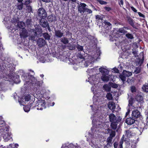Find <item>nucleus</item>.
<instances>
[{"instance_id": "obj_15", "label": "nucleus", "mask_w": 148, "mask_h": 148, "mask_svg": "<svg viewBox=\"0 0 148 148\" xmlns=\"http://www.w3.org/2000/svg\"><path fill=\"white\" fill-rule=\"evenodd\" d=\"M132 129V128H130L125 131V136L127 138H130L135 135V134L133 132V130Z\"/></svg>"}, {"instance_id": "obj_20", "label": "nucleus", "mask_w": 148, "mask_h": 148, "mask_svg": "<svg viewBox=\"0 0 148 148\" xmlns=\"http://www.w3.org/2000/svg\"><path fill=\"white\" fill-rule=\"evenodd\" d=\"M45 40L42 38L38 39L37 41V44L39 47H42L45 44Z\"/></svg>"}, {"instance_id": "obj_32", "label": "nucleus", "mask_w": 148, "mask_h": 148, "mask_svg": "<svg viewBox=\"0 0 148 148\" xmlns=\"http://www.w3.org/2000/svg\"><path fill=\"white\" fill-rule=\"evenodd\" d=\"M25 99L23 97L20 99H18V102L20 105H24V104L26 103V101L25 100Z\"/></svg>"}, {"instance_id": "obj_30", "label": "nucleus", "mask_w": 148, "mask_h": 148, "mask_svg": "<svg viewBox=\"0 0 148 148\" xmlns=\"http://www.w3.org/2000/svg\"><path fill=\"white\" fill-rule=\"evenodd\" d=\"M103 89L107 92H109L111 90L110 87L108 84L104 85L103 86Z\"/></svg>"}, {"instance_id": "obj_54", "label": "nucleus", "mask_w": 148, "mask_h": 148, "mask_svg": "<svg viewBox=\"0 0 148 148\" xmlns=\"http://www.w3.org/2000/svg\"><path fill=\"white\" fill-rule=\"evenodd\" d=\"M112 138L110 137H109L107 139V142H108V143H110L112 140Z\"/></svg>"}, {"instance_id": "obj_9", "label": "nucleus", "mask_w": 148, "mask_h": 148, "mask_svg": "<svg viewBox=\"0 0 148 148\" xmlns=\"http://www.w3.org/2000/svg\"><path fill=\"white\" fill-rule=\"evenodd\" d=\"M50 91L48 90H46L45 88H43L40 91V95H39V97H43L47 100L49 99L50 97L48 96L49 95Z\"/></svg>"}, {"instance_id": "obj_12", "label": "nucleus", "mask_w": 148, "mask_h": 148, "mask_svg": "<svg viewBox=\"0 0 148 148\" xmlns=\"http://www.w3.org/2000/svg\"><path fill=\"white\" fill-rule=\"evenodd\" d=\"M109 120L110 122H112L118 121H121L122 118L120 117H116L115 115L113 114H111L109 115Z\"/></svg>"}, {"instance_id": "obj_8", "label": "nucleus", "mask_w": 148, "mask_h": 148, "mask_svg": "<svg viewBox=\"0 0 148 148\" xmlns=\"http://www.w3.org/2000/svg\"><path fill=\"white\" fill-rule=\"evenodd\" d=\"M132 75V73L131 72L126 71H124L122 74L120 75L119 77L124 83V82L126 81V77L130 76Z\"/></svg>"}, {"instance_id": "obj_57", "label": "nucleus", "mask_w": 148, "mask_h": 148, "mask_svg": "<svg viewBox=\"0 0 148 148\" xmlns=\"http://www.w3.org/2000/svg\"><path fill=\"white\" fill-rule=\"evenodd\" d=\"M104 9L105 10L108 11H109L111 10V8L109 7H105Z\"/></svg>"}, {"instance_id": "obj_36", "label": "nucleus", "mask_w": 148, "mask_h": 148, "mask_svg": "<svg viewBox=\"0 0 148 148\" xmlns=\"http://www.w3.org/2000/svg\"><path fill=\"white\" fill-rule=\"evenodd\" d=\"M106 97L107 99L109 100H111L112 99V95L110 93L107 94L106 95Z\"/></svg>"}, {"instance_id": "obj_1", "label": "nucleus", "mask_w": 148, "mask_h": 148, "mask_svg": "<svg viewBox=\"0 0 148 148\" xmlns=\"http://www.w3.org/2000/svg\"><path fill=\"white\" fill-rule=\"evenodd\" d=\"M93 116H91V118L92 119V124L93 125V127H96V129H93L92 128L91 129L92 134H91L90 132H89L88 134L89 136L91 138V142L89 143V145L93 148H101V146L98 143H97L96 141L97 140V138H95L94 136H96L95 134L97 133V131H99V129H98L99 128H101L103 126V123L101 122H99L98 119L96 120L95 119L96 118V116H94V118H93Z\"/></svg>"}, {"instance_id": "obj_11", "label": "nucleus", "mask_w": 148, "mask_h": 148, "mask_svg": "<svg viewBox=\"0 0 148 148\" xmlns=\"http://www.w3.org/2000/svg\"><path fill=\"white\" fill-rule=\"evenodd\" d=\"M38 16L41 18L45 19L47 17V13L42 8H40L38 10Z\"/></svg>"}, {"instance_id": "obj_34", "label": "nucleus", "mask_w": 148, "mask_h": 148, "mask_svg": "<svg viewBox=\"0 0 148 148\" xmlns=\"http://www.w3.org/2000/svg\"><path fill=\"white\" fill-rule=\"evenodd\" d=\"M43 36L46 40H49L50 38V36L48 33H43Z\"/></svg>"}, {"instance_id": "obj_53", "label": "nucleus", "mask_w": 148, "mask_h": 148, "mask_svg": "<svg viewBox=\"0 0 148 148\" xmlns=\"http://www.w3.org/2000/svg\"><path fill=\"white\" fill-rule=\"evenodd\" d=\"M85 11L86 12L89 14H91L92 12V11L91 10L87 8H86Z\"/></svg>"}, {"instance_id": "obj_31", "label": "nucleus", "mask_w": 148, "mask_h": 148, "mask_svg": "<svg viewBox=\"0 0 148 148\" xmlns=\"http://www.w3.org/2000/svg\"><path fill=\"white\" fill-rule=\"evenodd\" d=\"M145 124L143 122H141L139 123L138 125V127L141 130H142L145 129Z\"/></svg>"}, {"instance_id": "obj_56", "label": "nucleus", "mask_w": 148, "mask_h": 148, "mask_svg": "<svg viewBox=\"0 0 148 148\" xmlns=\"http://www.w3.org/2000/svg\"><path fill=\"white\" fill-rule=\"evenodd\" d=\"M40 61L42 63H44L45 62L46 60L44 58L41 57L40 58Z\"/></svg>"}, {"instance_id": "obj_41", "label": "nucleus", "mask_w": 148, "mask_h": 148, "mask_svg": "<svg viewBox=\"0 0 148 148\" xmlns=\"http://www.w3.org/2000/svg\"><path fill=\"white\" fill-rule=\"evenodd\" d=\"M23 109L25 112H28L29 111L30 108L28 106H25L24 107Z\"/></svg>"}, {"instance_id": "obj_37", "label": "nucleus", "mask_w": 148, "mask_h": 148, "mask_svg": "<svg viewBox=\"0 0 148 148\" xmlns=\"http://www.w3.org/2000/svg\"><path fill=\"white\" fill-rule=\"evenodd\" d=\"M118 32L124 34L127 32V31H125L123 28H120L118 31Z\"/></svg>"}, {"instance_id": "obj_23", "label": "nucleus", "mask_w": 148, "mask_h": 148, "mask_svg": "<svg viewBox=\"0 0 148 148\" xmlns=\"http://www.w3.org/2000/svg\"><path fill=\"white\" fill-rule=\"evenodd\" d=\"M103 66L101 67L99 69V71L102 74H106L108 75L109 73V71L105 68L103 67Z\"/></svg>"}, {"instance_id": "obj_49", "label": "nucleus", "mask_w": 148, "mask_h": 148, "mask_svg": "<svg viewBox=\"0 0 148 148\" xmlns=\"http://www.w3.org/2000/svg\"><path fill=\"white\" fill-rule=\"evenodd\" d=\"M23 4H21L20 5H18L17 6V9H18L19 10H21L23 8Z\"/></svg>"}, {"instance_id": "obj_13", "label": "nucleus", "mask_w": 148, "mask_h": 148, "mask_svg": "<svg viewBox=\"0 0 148 148\" xmlns=\"http://www.w3.org/2000/svg\"><path fill=\"white\" fill-rule=\"evenodd\" d=\"M86 5L84 3H81L78 6V10L80 13H83L85 12Z\"/></svg>"}, {"instance_id": "obj_28", "label": "nucleus", "mask_w": 148, "mask_h": 148, "mask_svg": "<svg viewBox=\"0 0 148 148\" xmlns=\"http://www.w3.org/2000/svg\"><path fill=\"white\" fill-rule=\"evenodd\" d=\"M108 131L110 133V136L113 138L115 136L116 134V132L115 131L112 130V129H108Z\"/></svg>"}, {"instance_id": "obj_47", "label": "nucleus", "mask_w": 148, "mask_h": 148, "mask_svg": "<svg viewBox=\"0 0 148 148\" xmlns=\"http://www.w3.org/2000/svg\"><path fill=\"white\" fill-rule=\"evenodd\" d=\"M131 90L132 92H135L136 91V88L134 86H132L131 87Z\"/></svg>"}, {"instance_id": "obj_38", "label": "nucleus", "mask_w": 148, "mask_h": 148, "mask_svg": "<svg viewBox=\"0 0 148 148\" xmlns=\"http://www.w3.org/2000/svg\"><path fill=\"white\" fill-rule=\"evenodd\" d=\"M61 41L64 44H66L68 43V40L66 38H62Z\"/></svg>"}, {"instance_id": "obj_27", "label": "nucleus", "mask_w": 148, "mask_h": 148, "mask_svg": "<svg viewBox=\"0 0 148 148\" xmlns=\"http://www.w3.org/2000/svg\"><path fill=\"white\" fill-rule=\"evenodd\" d=\"M17 26L19 28L22 29H24L25 23L22 21L18 22Z\"/></svg>"}, {"instance_id": "obj_60", "label": "nucleus", "mask_w": 148, "mask_h": 148, "mask_svg": "<svg viewBox=\"0 0 148 148\" xmlns=\"http://www.w3.org/2000/svg\"><path fill=\"white\" fill-rule=\"evenodd\" d=\"M114 148H117L118 146V143L116 142H115L114 143Z\"/></svg>"}, {"instance_id": "obj_44", "label": "nucleus", "mask_w": 148, "mask_h": 148, "mask_svg": "<svg viewBox=\"0 0 148 148\" xmlns=\"http://www.w3.org/2000/svg\"><path fill=\"white\" fill-rule=\"evenodd\" d=\"M30 98L31 96L29 95H27L25 96L24 97V98L25 99V101H26V102L29 101V100L30 99Z\"/></svg>"}, {"instance_id": "obj_14", "label": "nucleus", "mask_w": 148, "mask_h": 148, "mask_svg": "<svg viewBox=\"0 0 148 148\" xmlns=\"http://www.w3.org/2000/svg\"><path fill=\"white\" fill-rule=\"evenodd\" d=\"M132 118L134 119L140 118L141 117L140 112L137 110H134L132 111Z\"/></svg>"}, {"instance_id": "obj_63", "label": "nucleus", "mask_w": 148, "mask_h": 148, "mask_svg": "<svg viewBox=\"0 0 148 148\" xmlns=\"http://www.w3.org/2000/svg\"><path fill=\"white\" fill-rule=\"evenodd\" d=\"M124 138H125V135H123L122 136L120 142H122H122H123V141H124Z\"/></svg>"}, {"instance_id": "obj_55", "label": "nucleus", "mask_w": 148, "mask_h": 148, "mask_svg": "<svg viewBox=\"0 0 148 148\" xmlns=\"http://www.w3.org/2000/svg\"><path fill=\"white\" fill-rule=\"evenodd\" d=\"M123 144V143L122 142H120L119 144V148H123L122 145Z\"/></svg>"}, {"instance_id": "obj_52", "label": "nucleus", "mask_w": 148, "mask_h": 148, "mask_svg": "<svg viewBox=\"0 0 148 148\" xmlns=\"http://www.w3.org/2000/svg\"><path fill=\"white\" fill-rule=\"evenodd\" d=\"M36 32H38L39 33H42V29L40 27H38L37 28H36Z\"/></svg>"}, {"instance_id": "obj_17", "label": "nucleus", "mask_w": 148, "mask_h": 148, "mask_svg": "<svg viewBox=\"0 0 148 148\" xmlns=\"http://www.w3.org/2000/svg\"><path fill=\"white\" fill-rule=\"evenodd\" d=\"M135 99L137 102L140 104L141 105L144 103V100L143 97L140 94H138L135 97Z\"/></svg>"}, {"instance_id": "obj_2", "label": "nucleus", "mask_w": 148, "mask_h": 148, "mask_svg": "<svg viewBox=\"0 0 148 148\" xmlns=\"http://www.w3.org/2000/svg\"><path fill=\"white\" fill-rule=\"evenodd\" d=\"M84 53V51H82V53L81 52L79 53L77 55V59L73 60L71 59H69L67 57L64 60L65 61H69L71 63L74 65L75 64H77L79 63L82 62V63H84L85 67H87L90 65H91L92 62L94 61V59L90 56H88L87 58H86V56L85 58L84 57L83 53Z\"/></svg>"}, {"instance_id": "obj_35", "label": "nucleus", "mask_w": 148, "mask_h": 148, "mask_svg": "<svg viewBox=\"0 0 148 148\" xmlns=\"http://www.w3.org/2000/svg\"><path fill=\"white\" fill-rule=\"evenodd\" d=\"M142 89L143 91L146 92H148V85H145L143 86L142 88Z\"/></svg>"}, {"instance_id": "obj_45", "label": "nucleus", "mask_w": 148, "mask_h": 148, "mask_svg": "<svg viewBox=\"0 0 148 148\" xmlns=\"http://www.w3.org/2000/svg\"><path fill=\"white\" fill-rule=\"evenodd\" d=\"M98 2L101 5H106L107 3L106 2L101 0H98Z\"/></svg>"}, {"instance_id": "obj_40", "label": "nucleus", "mask_w": 148, "mask_h": 148, "mask_svg": "<svg viewBox=\"0 0 148 148\" xmlns=\"http://www.w3.org/2000/svg\"><path fill=\"white\" fill-rule=\"evenodd\" d=\"M140 67L136 68L135 70L134 71V73L135 74H137L139 73L140 72Z\"/></svg>"}, {"instance_id": "obj_48", "label": "nucleus", "mask_w": 148, "mask_h": 148, "mask_svg": "<svg viewBox=\"0 0 148 148\" xmlns=\"http://www.w3.org/2000/svg\"><path fill=\"white\" fill-rule=\"evenodd\" d=\"M120 6L122 7L123 6V0H118Z\"/></svg>"}, {"instance_id": "obj_39", "label": "nucleus", "mask_w": 148, "mask_h": 148, "mask_svg": "<svg viewBox=\"0 0 148 148\" xmlns=\"http://www.w3.org/2000/svg\"><path fill=\"white\" fill-rule=\"evenodd\" d=\"M125 36L127 38L131 39H133L134 38L132 34H131L128 33L126 34Z\"/></svg>"}, {"instance_id": "obj_4", "label": "nucleus", "mask_w": 148, "mask_h": 148, "mask_svg": "<svg viewBox=\"0 0 148 148\" xmlns=\"http://www.w3.org/2000/svg\"><path fill=\"white\" fill-rule=\"evenodd\" d=\"M22 78L25 82L24 86L26 89L28 88L31 84L35 86L38 85L39 82L34 77L29 76H28L27 77L25 74L22 75Z\"/></svg>"}, {"instance_id": "obj_43", "label": "nucleus", "mask_w": 148, "mask_h": 148, "mask_svg": "<svg viewBox=\"0 0 148 148\" xmlns=\"http://www.w3.org/2000/svg\"><path fill=\"white\" fill-rule=\"evenodd\" d=\"M12 144H10L8 146L7 148H18L17 147L18 146V145L17 144H16L14 145V147H12Z\"/></svg>"}, {"instance_id": "obj_16", "label": "nucleus", "mask_w": 148, "mask_h": 148, "mask_svg": "<svg viewBox=\"0 0 148 148\" xmlns=\"http://www.w3.org/2000/svg\"><path fill=\"white\" fill-rule=\"evenodd\" d=\"M29 35V32L25 29H22L20 32V36L21 38H27Z\"/></svg>"}, {"instance_id": "obj_18", "label": "nucleus", "mask_w": 148, "mask_h": 148, "mask_svg": "<svg viewBox=\"0 0 148 148\" xmlns=\"http://www.w3.org/2000/svg\"><path fill=\"white\" fill-rule=\"evenodd\" d=\"M1 81L0 82V88L2 89L3 88H4L6 85V84L7 83V82L8 81V79H5V78L2 77L0 78V80H1ZM3 90V89H2Z\"/></svg>"}, {"instance_id": "obj_7", "label": "nucleus", "mask_w": 148, "mask_h": 148, "mask_svg": "<svg viewBox=\"0 0 148 148\" xmlns=\"http://www.w3.org/2000/svg\"><path fill=\"white\" fill-rule=\"evenodd\" d=\"M37 110H42L43 109L45 108L46 107V103L45 101L43 100H39L37 101L36 104Z\"/></svg>"}, {"instance_id": "obj_61", "label": "nucleus", "mask_w": 148, "mask_h": 148, "mask_svg": "<svg viewBox=\"0 0 148 148\" xmlns=\"http://www.w3.org/2000/svg\"><path fill=\"white\" fill-rule=\"evenodd\" d=\"M96 18L98 20L101 19V16H100L98 15H97L96 16Z\"/></svg>"}, {"instance_id": "obj_46", "label": "nucleus", "mask_w": 148, "mask_h": 148, "mask_svg": "<svg viewBox=\"0 0 148 148\" xmlns=\"http://www.w3.org/2000/svg\"><path fill=\"white\" fill-rule=\"evenodd\" d=\"M110 85L112 88H117L118 87L117 84L115 83H112Z\"/></svg>"}, {"instance_id": "obj_5", "label": "nucleus", "mask_w": 148, "mask_h": 148, "mask_svg": "<svg viewBox=\"0 0 148 148\" xmlns=\"http://www.w3.org/2000/svg\"><path fill=\"white\" fill-rule=\"evenodd\" d=\"M99 78L98 76H96L95 75H93L92 76L89 77L88 78V82H89L90 84L92 85L94 84L91 88V90L94 94H96L97 93V84L99 82Z\"/></svg>"}, {"instance_id": "obj_58", "label": "nucleus", "mask_w": 148, "mask_h": 148, "mask_svg": "<svg viewBox=\"0 0 148 148\" xmlns=\"http://www.w3.org/2000/svg\"><path fill=\"white\" fill-rule=\"evenodd\" d=\"M138 14L139 15V16L143 18H145V15L143 14H142L140 12H138Z\"/></svg>"}, {"instance_id": "obj_29", "label": "nucleus", "mask_w": 148, "mask_h": 148, "mask_svg": "<svg viewBox=\"0 0 148 148\" xmlns=\"http://www.w3.org/2000/svg\"><path fill=\"white\" fill-rule=\"evenodd\" d=\"M55 33L56 36L60 38L62 37L63 34V33L60 30L55 31Z\"/></svg>"}, {"instance_id": "obj_19", "label": "nucleus", "mask_w": 148, "mask_h": 148, "mask_svg": "<svg viewBox=\"0 0 148 148\" xmlns=\"http://www.w3.org/2000/svg\"><path fill=\"white\" fill-rule=\"evenodd\" d=\"M121 122V121H116L111 122L110 126L111 128L113 130H115L117 127V125Z\"/></svg>"}, {"instance_id": "obj_50", "label": "nucleus", "mask_w": 148, "mask_h": 148, "mask_svg": "<svg viewBox=\"0 0 148 148\" xmlns=\"http://www.w3.org/2000/svg\"><path fill=\"white\" fill-rule=\"evenodd\" d=\"M27 11L29 12H31L32 11V9L31 6H27Z\"/></svg>"}, {"instance_id": "obj_10", "label": "nucleus", "mask_w": 148, "mask_h": 148, "mask_svg": "<svg viewBox=\"0 0 148 148\" xmlns=\"http://www.w3.org/2000/svg\"><path fill=\"white\" fill-rule=\"evenodd\" d=\"M29 40L35 41L37 39V33L35 30L33 29H31L29 31Z\"/></svg>"}, {"instance_id": "obj_64", "label": "nucleus", "mask_w": 148, "mask_h": 148, "mask_svg": "<svg viewBox=\"0 0 148 148\" xmlns=\"http://www.w3.org/2000/svg\"><path fill=\"white\" fill-rule=\"evenodd\" d=\"M105 24L109 26H110L111 25V24L110 23L108 22H105Z\"/></svg>"}, {"instance_id": "obj_62", "label": "nucleus", "mask_w": 148, "mask_h": 148, "mask_svg": "<svg viewBox=\"0 0 148 148\" xmlns=\"http://www.w3.org/2000/svg\"><path fill=\"white\" fill-rule=\"evenodd\" d=\"M30 2H31V1L30 0H27L26 1L25 3V4L26 5H28L29 3H30Z\"/></svg>"}, {"instance_id": "obj_6", "label": "nucleus", "mask_w": 148, "mask_h": 148, "mask_svg": "<svg viewBox=\"0 0 148 148\" xmlns=\"http://www.w3.org/2000/svg\"><path fill=\"white\" fill-rule=\"evenodd\" d=\"M99 100L98 99L97 100L96 98H93V104L90 106L92 110L95 113V115H98L97 113L99 110L97 109L99 108V106L102 103L101 101H99Z\"/></svg>"}, {"instance_id": "obj_51", "label": "nucleus", "mask_w": 148, "mask_h": 148, "mask_svg": "<svg viewBox=\"0 0 148 148\" xmlns=\"http://www.w3.org/2000/svg\"><path fill=\"white\" fill-rule=\"evenodd\" d=\"M129 23L132 26L134 25V23L133 22L131 18L129 19L128 20Z\"/></svg>"}, {"instance_id": "obj_26", "label": "nucleus", "mask_w": 148, "mask_h": 148, "mask_svg": "<svg viewBox=\"0 0 148 148\" xmlns=\"http://www.w3.org/2000/svg\"><path fill=\"white\" fill-rule=\"evenodd\" d=\"M101 79L104 82H108L109 80V76L107 75L102 74L101 77Z\"/></svg>"}, {"instance_id": "obj_22", "label": "nucleus", "mask_w": 148, "mask_h": 148, "mask_svg": "<svg viewBox=\"0 0 148 148\" xmlns=\"http://www.w3.org/2000/svg\"><path fill=\"white\" fill-rule=\"evenodd\" d=\"M39 23L43 27H46L48 25L47 21L45 19L41 18L40 21Z\"/></svg>"}, {"instance_id": "obj_33", "label": "nucleus", "mask_w": 148, "mask_h": 148, "mask_svg": "<svg viewBox=\"0 0 148 148\" xmlns=\"http://www.w3.org/2000/svg\"><path fill=\"white\" fill-rule=\"evenodd\" d=\"M97 67H98V66H97L96 67H95L93 69H88L87 70V72L89 75L93 73L94 70H95V69H96V68Z\"/></svg>"}, {"instance_id": "obj_59", "label": "nucleus", "mask_w": 148, "mask_h": 148, "mask_svg": "<svg viewBox=\"0 0 148 148\" xmlns=\"http://www.w3.org/2000/svg\"><path fill=\"white\" fill-rule=\"evenodd\" d=\"M131 8L132 10L135 12H137V10L133 6L131 7Z\"/></svg>"}, {"instance_id": "obj_25", "label": "nucleus", "mask_w": 148, "mask_h": 148, "mask_svg": "<svg viewBox=\"0 0 148 148\" xmlns=\"http://www.w3.org/2000/svg\"><path fill=\"white\" fill-rule=\"evenodd\" d=\"M135 121V120L133 118L130 117L126 119L125 122L128 125H131L134 123Z\"/></svg>"}, {"instance_id": "obj_3", "label": "nucleus", "mask_w": 148, "mask_h": 148, "mask_svg": "<svg viewBox=\"0 0 148 148\" xmlns=\"http://www.w3.org/2000/svg\"><path fill=\"white\" fill-rule=\"evenodd\" d=\"M9 131L8 127L5 126L4 121L3 120H0V134L3 137L5 141H8L12 138L11 134Z\"/></svg>"}, {"instance_id": "obj_21", "label": "nucleus", "mask_w": 148, "mask_h": 148, "mask_svg": "<svg viewBox=\"0 0 148 148\" xmlns=\"http://www.w3.org/2000/svg\"><path fill=\"white\" fill-rule=\"evenodd\" d=\"M134 101L133 99L132 98H130L129 100V103L128 106L129 107L128 109L132 110L136 108V107L134 106Z\"/></svg>"}, {"instance_id": "obj_42", "label": "nucleus", "mask_w": 148, "mask_h": 148, "mask_svg": "<svg viewBox=\"0 0 148 148\" xmlns=\"http://www.w3.org/2000/svg\"><path fill=\"white\" fill-rule=\"evenodd\" d=\"M76 48L79 51H83V47L79 45H77Z\"/></svg>"}, {"instance_id": "obj_24", "label": "nucleus", "mask_w": 148, "mask_h": 148, "mask_svg": "<svg viewBox=\"0 0 148 148\" xmlns=\"http://www.w3.org/2000/svg\"><path fill=\"white\" fill-rule=\"evenodd\" d=\"M108 108L111 110H114L115 108V104L113 102H109L108 103Z\"/></svg>"}]
</instances>
